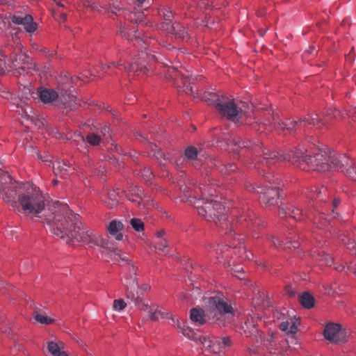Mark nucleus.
I'll return each mask as SVG.
<instances>
[{
	"instance_id": "39",
	"label": "nucleus",
	"mask_w": 356,
	"mask_h": 356,
	"mask_svg": "<svg viewBox=\"0 0 356 356\" xmlns=\"http://www.w3.org/2000/svg\"><path fill=\"white\" fill-rule=\"evenodd\" d=\"M34 318L38 322L42 324H50L53 322V319L47 316H43L42 314H38L37 312L34 313Z\"/></svg>"
},
{
	"instance_id": "21",
	"label": "nucleus",
	"mask_w": 356,
	"mask_h": 356,
	"mask_svg": "<svg viewBox=\"0 0 356 356\" xmlns=\"http://www.w3.org/2000/svg\"><path fill=\"white\" fill-rule=\"evenodd\" d=\"M38 97L44 104L52 103L58 98V93L53 89L40 88L38 90Z\"/></svg>"
},
{
	"instance_id": "32",
	"label": "nucleus",
	"mask_w": 356,
	"mask_h": 356,
	"mask_svg": "<svg viewBox=\"0 0 356 356\" xmlns=\"http://www.w3.org/2000/svg\"><path fill=\"white\" fill-rule=\"evenodd\" d=\"M214 165L218 168L220 172L222 175H227L229 174L231 172L235 171L236 169V166L234 163H229L227 165H225V164L217 165L215 163Z\"/></svg>"
},
{
	"instance_id": "40",
	"label": "nucleus",
	"mask_w": 356,
	"mask_h": 356,
	"mask_svg": "<svg viewBox=\"0 0 356 356\" xmlns=\"http://www.w3.org/2000/svg\"><path fill=\"white\" fill-rule=\"evenodd\" d=\"M138 175L143 177L146 181H150L152 177V172L147 167H145Z\"/></svg>"
},
{
	"instance_id": "61",
	"label": "nucleus",
	"mask_w": 356,
	"mask_h": 356,
	"mask_svg": "<svg viewBox=\"0 0 356 356\" xmlns=\"http://www.w3.org/2000/svg\"><path fill=\"white\" fill-rule=\"evenodd\" d=\"M149 289V286L147 285H143L141 287H140V290L143 291H147V289Z\"/></svg>"
},
{
	"instance_id": "54",
	"label": "nucleus",
	"mask_w": 356,
	"mask_h": 356,
	"mask_svg": "<svg viewBox=\"0 0 356 356\" xmlns=\"http://www.w3.org/2000/svg\"><path fill=\"white\" fill-rule=\"evenodd\" d=\"M109 131H110V129H109V127H104L102 129V130H101V133H102V134L104 136H106L107 134H109Z\"/></svg>"
},
{
	"instance_id": "11",
	"label": "nucleus",
	"mask_w": 356,
	"mask_h": 356,
	"mask_svg": "<svg viewBox=\"0 0 356 356\" xmlns=\"http://www.w3.org/2000/svg\"><path fill=\"white\" fill-rule=\"evenodd\" d=\"M325 339L332 343H339L346 341V332L339 323H327L323 331Z\"/></svg>"
},
{
	"instance_id": "58",
	"label": "nucleus",
	"mask_w": 356,
	"mask_h": 356,
	"mask_svg": "<svg viewBox=\"0 0 356 356\" xmlns=\"http://www.w3.org/2000/svg\"><path fill=\"white\" fill-rule=\"evenodd\" d=\"M343 265H338V266H334V268L337 271H342L344 269Z\"/></svg>"
},
{
	"instance_id": "64",
	"label": "nucleus",
	"mask_w": 356,
	"mask_h": 356,
	"mask_svg": "<svg viewBox=\"0 0 356 356\" xmlns=\"http://www.w3.org/2000/svg\"><path fill=\"white\" fill-rule=\"evenodd\" d=\"M216 339H217L216 338L214 339L213 343L212 344V346H214V348H217Z\"/></svg>"
},
{
	"instance_id": "56",
	"label": "nucleus",
	"mask_w": 356,
	"mask_h": 356,
	"mask_svg": "<svg viewBox=\"0 0 356 356\" xmlns=\"http://www.w3.org/2000/svg\"><path fill=\"white\" fill-rule=\"evenodd\" d=\"M340 203V200L338 199H334L332 202V211H334V209L337 207Z\"/></svg>"
},
{
	"instance_id": "7",
	"label": "nucleus",
	"mask_w": 356,
	"mask_h": 356,
	"mask_svg": "<svg viewBox=\"0 0 356 356\" xmlns=\"http://www.w3.org/2000/svg\"><path fill=\"white\" fill-rule=\"evenodd\" d=\"M208 303L209 306L213 308L218 313L214 315L213 318L216 321H220L224 316H234V311L230 302L224 296H215L209 298Z\"/></svg>"
},
{
	"instance_id": "24",
	"label": "nucleus",
	"mask_w": 356,
	"mask_h": 356,
	"mask_svg": "<svg viewBox=\"0 0 356 356\" xmlns=\"http://www.w3.org/2000/svg\"><path fill=\"white\" fill-rule=\"evenodd\" d=\"M123 225L120 221L112 220L108 226V232L113 236L117 241L122 240L123 236L122 234L118 233L119 231L122 229Z\"/></svg>"
},
{
	"instance_id": "47",
	"label": "nucleus",
	"mask_w": 356,
	"mask_h": 356,
	"mask_svg": "<svg viewBox=\"0 0 356 356\" xmlns=\"http://www.w3.org/2000/svg\"><path fill=\"white\" fill-rule=\"evenodd\" d=\"M69 98V102L66 103L67 105V106L70 107V109L76 108L75 104H79L78 102L79 100L75 96L71 95L68 96Z\"/></svg>"
},
{
	"instance_id": "51",
	"label": "nucleus",
	"mask_w": 356,
	"mask_h": 356,
	"mask_svg": "<svg viewBox=\"0 0 356 356\" xmlns=\"http://www.w3.org/2000/svg\"><path fill=\"white\" fill-rule=\"evenodd\" d=\"M6 70V62L3 60H0V74H5Z\"/></svg>"
},
{
	"instance_id": "15",
	"label": "nucleus",
	"mask_w": 356,
	"mask_h": 356,
	"mask_svg": "<svg viewBox=\"0 0 356 356\" xmlns=\"http://www.w3.org/2000/svg\"><path fill=\"white\" fill-rule=\"evenodd\" d=\"M296 235L297 234L295 231L289 232L286 235V241L285 243L274 236H272L269 240L271 241L272 245L274 247L277 248L278 246H284V248L291 249L293 248V249H296L300 246V243L298 240L296 239ZM298 238H299V236H298Z\"/></svg>"
},
{
	"instance_id": "44",
	"label": "nucleus",
	"mask_w": 356,
	"mask_h": 356,
	"mask_svg": "<svg viewBox=\"0 0 356 356\" xmlns=\"http://www.w3.org/2000/svg\"><path fill=\"white\" fill-rule=\"evenodd\" d=\"M167 247L168 241L166 238L159 239L158 241L156 242L155 248L159 250L164 251Z\"/></svg>"
},
{
	"instance_id": "33",
	"label": "nucleus",
	"mask_w": 356,
	"mask_h": 356,
	"mask_svg": "<svg viewBox=\"0 0 356 356\" xmlns=\"http://www.w3.org/2000/svg\"><path fill=\"white\" fill-rule=\"evenodd\" d=\"M172 35H174L175 38L184 40L187 36V32L184 26H181L179 23L175 22V31L172 32Z\"/></svg>"
},
{
	"instance_id": "31",
	"label": "nucleus",
	"mask_w": 356,
	"mask_h": 356,
	"mask_svg": "<svg viewBox=\"0 0 356 356\" xmlns=\"http://www.w3.org/2000/svg\"><path fill=\"white\" fill-rule=\"evenodd\" d=\"M177 327L180 330V332L184 335L185 337H188L190 339L192 340H197V337L196 336V334L195 333L194 330L186 325L181 326L179 322H177Z\"/></svg>"
},
{
	"instance_id": "27",
	"label": "nucleus",
	"mask_w": 356,
	"mask_h": 356,
	"mask_svg": "<svg viewBox=\"0 0 356 356\" xmlns=\"http://www.w3.org/2000/svg\"><path fill=\"white\" fill-rule=\"evenodd\" d=\"M223 96L220 97L214 92H204L202 99L207 102L209 105L214 106L217 108V104L221 101Z\"/></svg>"
},
{
	"instance_id": "4",
	"label": "nucleus",
	"mask_w": 356,
	"mask_h": 356,
	"mask_svg": "<svg viewBox=\"0 0 356 356\" xmlns=\"http://www.w3.org/2000/svg\"><path fill=\"white\" fill-rule=\"evenodd\" d=\"M199 190L202 193V197L196 199L195 197H190V202L193 204L196 208L198 214L204 218L208 221H212L216 225H219L222 229L229 230L230 233L241 228L248 227L254 229L259 226H264V222L259 219L255 213L249 209H243L237 218L234 225H230L227 222L226 214L224 213L225 207L218 201L214 200H208L207 196L214 195L216 190L204 184H201Z\"/></svg>"
},
{
	"instance_id": "45",
	"label": "nucleus",
	"mask_w": 356,
	"mask_h": 356,
	"mask_svg": "<svg viewBox=\"0 0 356 356\" xmlns=\"http://www.w3.org/2000/svg\"><path fill=\"white\" fill-rule=\"evenodd\" d=\"M163 12V17L164 21H171L172 19L174 17V14L170 8H165L163 10H162Z\"/></svg>"
},
{
	"instance_id": "20",
	"label": "nucleus",
	"mask_w": 356,
	"mask_h": 356,
	"mask_svg": "<svg viewBox=\"0 0 356 356\" xmlns=\"http://www.w3.org/2000/svg\"><path fill=\"white\" fill-rule=\"evenodd\" d=\"M52 169L55 175L65 178L73 168L65 161L56 160L52 162Z\"/></svg>"
},
{
	"instance_id": "12",
	"label": "nucleus",
	"mask_w": 356,
	"mask_h": 356,
	"mask_svg": "<svg viewBox=\"0 0 356 356\" xmlns=\"http://www.w3.org/2000/svg\"><path fill=\"white\" fill-rule=\"evenodd\" d=\"M259 195L260 202L267 206H273L277 203L279 199V188L277 186H258L254 188Z\"/></svg>"
},
{
	"instance_id": "6",
	"label": "nucleus",
	"mask_w": 356,
	"mask_h": 356,
	"mask_svg": "<svg viewBox=\"0 0 356 356\" xmlns=\"http://www.w3.org/2000/svg\"><path fill=\"white\" fill-rule=\"evenodd\" d=\"M143 17V13L129 14L128 17L129 22L124 24L120 23L118 26V29L122 37L127 38L128 40H135L138 44L137 47L142 48L144 44L145 45L144 48L147 49L152 44L151 40H149L147 36L141 38L139 33L137 34V30L136 29V24H138L140 26L145 25L142 20Z\"/></svg>"
},
{
	"instance_id": "5",
	"label": "nucleus",
	"mask_w": 356,
	"mask_h": 356,
	"mask_svg": "<svg viewBox=\"0 0 356 356\" xmlns=\"http://www.w3.org/2000/svg\"><path fill=\"white\" fill-rule=\"evenodd\" d=\"M264 127H270L275 129L280 134L286 135L291 133L297 127L300 129L307 125H312L318 129L323 127L325 123L318 118V114L314 113L307 117L300 119L298 121L293 120L287 123L280 121L277 114L268 111L264 113V119L262 122Z\"/></svg>"
},
{
	"instance_id": "23",
	"label": "nucleus",
	"mask_w": 356,
	"mask_h": 356,
	"mask_svg": "<svg viewBox=\"0 0 356 356\" xmlns=\"http://www.w3.org/2000/svg\"><path fill=\"white\" fill-rule=\"evenodd\" d=\"M190 318L193 322L198 325H203L206 323V315L204 311L200 307L191 309Z\"/></svg>"
},
{
	"instance_id": "38",
	"label": "nucleus",
	"mask_w": 356,
	"mask_h": 356,
	"mask_svg": "<svg viewBox=\"0 0 356 356\" xmlns=\"http://www.w3.org/2000/svg\"><path fill=\"white\" fill-rule=\"evenodd\" d=\"M130 224L132 228L137 232H141L144 229V224L143 221L138 218H132L130 220Z\"/></svg>"
},
{
	"instance_id": "17",
	"label": "nucleus",
	"mask_w": 356,
	"mask_h": 356,
	"mask_svg": "<svg viewBox=\"0 0 356 356\" xmlns=\"http://www.w3.org/2000/svg\"><path fill=\"white\" fill-rule=\"evenodd\" d=\"M307 197L314 202V207L318 209V204L321 202L325 203L329 200L327 189L325 187L321 188L318 190L316 188L314 191L312 190L307 195Z\"/></svg>"
},
{
	"instance_id": "2",
	"label": "nucleus",
	"mask_w": 356,
	"mask_h": 356,
	"mask_svg": "<svg viewBox=\"0 0 356 356\" xmlns=\"http://www.w3.org/2000/svg\"><path fill=\"white\" fill-rule=\"evenodd\" d=\"M232 146L234 154L238 157L258 156L261 155L262 160L259 162L263 165L271 166L280 161H287L297 168L303 170H312L325 172L331 170L343 172L353 180H356V170L354 161L344 154L332 155L326 149L317 148L308 152L303 146H298L289 153L280 154L263 147L261 143H252L250 140L236 138L228 143Z\"/></svg>"
},
{
	"instance_id": "19",
	"label": "nucleus",
	"mask_w": 356,
	"mask_h": 356,
	"mask_svg": "<svg viewBox=\"0 0 356 356\" xmlns=\"http://www.w3.org/2000/svg\"><path fill=\"white\" fill-rule=\"evenodd\" d=\"M103 202L110 208H114L118 206L120 201V194L115 190H106L102 194Z\"/></svg>"
},
{
	"instance_id": "28",
	"label": "nucleus",
	"mask_w": 356,
	"mask_h": 356,
	"mask_svg": "<svg viewBox=\"0 0 356 356\" xmlns=\"http://www.w3.org/2000/svg\"><path fill=\"white\" fill-rule=\"evenodd\" d=\"M299 301L302 306L306 309H311L315 304L314 297L308 292H304L299 295Z\"/></svg>"
},
{
	"instance_id": "62",
	"label": "nucleus",
	"mask_w": 356,
	"mask_h": 356,
	"mask_svg": "<svg viewBox=\"0 0 356 356\" xmlns=\"http://www.w3.org/2000/svg\"><path fill=\"white\" fill-rule=\"evenodd\" d=\"M313 51H314V48L310 47L309 49L307 51V52H308L309 54H312Z\"/></svg>"
},
{
	"instance_id": "63",
	"label": "nucleus",
	"mask_w": 356,
	"mask_h": 356,
	"mask_svg": "<svg viewBox=\"0 0 356 356\" xmlns=\"http://www.w3.org/2000/svg\"><path fill=\"white\" fill-rule=\"evenodd\" d=\"M60 17L61 19L64 21L66 19L67 17H66V15L65 14H61L60 15Z\"/></svg>"
},
{
	"instance_id": "22",
	"label": "nucleus",
	"mask_w": 356,
	"mask_h": 356,
	"mask_svg": "<svg viewBox=\"0 0 356 356\" xmlns=\"http://www.w3.org/2000/svg\"><path fill=\"white\" fill-rule=\"evenodd\" d=\"M312 257L321 266H331L334 264L333 258L328 254H325L323 252H316L314 251L312 254Z\"/></svg>"
},
{
	"instance_id": "26",
	"label": "nucleus",
	"mask_w": 356,
	"mask_h": 356,
	"mask_svg": "<svg viewBox=\"0 0 356 356\" xmlns=\"http://www.w3.org/2000/svg\"><path fill=\"white\" fill-rule=\"evenodd\" d=\"M63 343L62 342L55 343L51 341L48 343L47 348L49 352L54 356H68L63 349Z\"/></svg>"
},
{
	"instance_id": "49",
	"label": "nucleus",
	"mask_w": 356,
	"mask_h": 356,
	"mask_svg": "<svg viewBox=\"0 0 356 356\" xmlns=\"http://www.w3.org/2000/svg\"><path fill=\"white\" fill-rule=\"evenodd\" d=\"M124 65V63L122 61V60L120 59V60L118 63L111 62L108 65H104L102 66V69L106 71V69L111 68L112 67H115V66L120 67V66H122Z\"/></svg>"
},
{
	"instance_id": "57",
	"label": "nucleus",
	"mask_w": 356,
	"mask_h": 356,
	"mask_svg": "<svg viewBox=\"0 0 356 356\" xmlns=\"http://www.w3.org/2000/svg\"><path fill=\"white\" fill-rule=\"evenodd\" d=\"M114 150L116 152H118L119 154H123L124 152L122 151V149L120 146L118 145H115L114 146Z\"/></svg>"
},
{
	"instance_id": "10",
	"label": "nucleus",
	"mask_w": 356,
	"mask_h": 356,
	"mask_svg": "<svg viewBox=\"0 0 356 356\" xmlns=\"http://www.w3.org/2000/svg\"><path fill=\"white\" fill-rule=\"evenodd\" d=\"M138 56V58H134V62L128 66L124 65V70L129 73L139 72L145 74L147 71V63L157 60L155 55L149 54L147 52L141 51Z\"/></svg>"
},
{
	"instance_id": "18",
	"label": "nucleus",
	"mask_w": 356,
	"mask_h": 356,
	"mask_svg": "<svg viewBox=\"0 0 356 356\" xmlns=\"http://www.w3.org/2000/svg\"><path fill=\"white\" fill-rule=\"evenodd\" d=\"M173 71H175V74L173 75L175 79L181 78L182 83H183V88L184 91L186 94H191L193 95L195 93L193 90V87L192 86V84H193V81L197 79L196 76H184L181 72H179L177 71V67H172Z\"/></svg>"
},
{
	"instance_id": "52",
	"label": "nucleus",
	"mask_w": 356,
	"mask_h": 356,
	"mask_svg": "<svg viewBox=\"0 0 356 356\" xmlns=\"http://www.w3.org/2000/svg\"><path fill=\"white\" fill-rule=\"evenodd\" d=\"M286 293L291 297L294 296L296 293L293 290L292 287L291 286H287L285 288Z\"/></svg>"
},
{
	"instance_id": "59",
	"label": "nucleus",
	"mask_w": 356,
	"mask_h": 356,
	"mask_svg": "<svg viewBox=\"0 0 356 356\" xmlns=\"http://www.w3.org/2000/svg\"><path fill=\"white\" fill-rule=\"evenodd\" d=\"M53 1L55 2V3H56V5H58V6H60V7H64V6H65L64 3H62V1H63V0H53Z\"/></svg>"
},
{
	"instance_id": "1",
	"label": "nucleus",
	"mask_w": 356,
	"mask_h": 356,
	"mask_svg": "<svg viewBox=\"0 0 356 356\" xmlns=\"http://www.w3.org/2000/svg\"><path fill=\"white\" fill-rule=\"evenodd\" d=\"M50 213L44 215V220L54 235L64 240L68 245L84 243L99 246L102 254L110 257L120 265L127 264L129 274L124 276L122 283L124 287L126 297L136 307L146 309L147 304L138 294V284L136 275V268L126 254L107 239L102 238L92 229L83 225L79 214L74 213L65 204L55 202L48 207Z\"/></svg>"
},
{
	"instance_id": "3",
	"label": "nucleus",
	"mask_w": 356,
	"mask_h": 356,
	"mask_svg": "<svg viewBox=\"0 0 356 356\" xmlns=\"http://www.w3.org/2000/svg\"><path fill=\"white\" fill-rule=\"evenodd\" d=\"M0 197L19 212L31 216H38L47 206L39 188L29 183H19L1 169Z\"/></svg>"
},
{
	"instance_id": "46",
	"label": "nucleus",
	"mask_w": 356,
	"mask_h": 356,
	"mask_svg": "<svg viewBox=\"0 0 356 356\" xmlns=\"http://www.w3.org/2000/svg\"><path fill=\"white\" fill-rule=\"evenodd\" d=\"M324 213H322L321 214H318V216L314 217V224H318L320 222L322 225V227L325 226V223L327 222V219L324 218Z\"/></svg>"
},
{
	"instance_id": "25",
	"label": "nucleus",
	"mask_w": 356,
	"mask_h": 356,
	"mask_svg": "<svg viewBox=\"0 0 356 356\" xmlns=\"http://www.w3.org/2000/svg\"><path fill=\"white\" fill-rule=\"evenodd\" d=\"M83 4L84 7H86V8H91L92 10H96L99 13H102L103 12V10H104V11H105V13L106 12H108V13L111 12V13H112L113 14L117 15V12L120 10V8H119L118 6H110L109 8H104V7L98 8L93 3H91L88 0H84L83 1Z\"/></svg>"
},
{
	"instance_id": "41",
	"label": "nucleus",
	"mask_w": 356,
	"mask_h": 356,
	"mask_svg": "<svg viewBox=\"0 0 356 356\" xmlns=\"http://www.w3.org/2000/svg\"><path fill=\"white\" fill-rule=\"evenodd\" d=\"M126 306L127 304L123 299L115 300L113 301V309L116 311H122Z\"/></svg>"
},
{
	"instance_id": "48",
	"label": "nucleus",
	"mask_w": 356,
	"mask_h": 356,
	"mask_svg": "<svg viewBox=\"0 0 356 356\" xmlns=\"http://www.w3.org/2000/svg\"><path fill=\"white\" fill-rule=\"evenodd\" d=\"M163 313L160 311L149 312V318L152 321H156L159 317H163Z\"/></svg>"
},
{
	"instance_id": "30",
	"label": "nucleus",
	"mask_w": 356,
	"mask_h": 356,
	"mask_svg": "<svg viewBox=\"0 0 356 356\" xmlns=\"http://www.w3.org/2000/svg\"><path fill=\"white\" fill-rule=\"evenodd\" d=\"M217 348L212 350V353H218L229 347L232 345V340L229 337H223L221 339H216Z\"/></svg>"
},
{
	"instance_id": "14",
	"label": "nucleus",
	"mask_w": 356,
	"mask_h": 356,
	"mask_svg": "<svg viewBox=\"0 0 356 356\" xmlns=\"http://www.w3.org/2000/svg\"><path fill=\"white\" fill-rule=\"evenodd\" d=\"M295 220H302L307 216V218H311L309 213H304L302 210L298 208H293L292 206L289 207L284 204L279 207V216L280 218H286L287 216Z\"/></svg>"
},
{
	"instance_id": "16",
	"label": "nucleus",
	"mask_w": 356,
	"mask_h": 356,
	"mask_svg": "<svg viewBox=\"0 0 356 356\" xmlns=\"http://www.w3.org/2000/svg\"><path fill=\"white\" fill-rule=\"evenodd\" d=\"M11 21L15 24L23 25L26 32L29 33H34L38 27V24L33 22L31 15H26L24 17L13 15Z\"/></svg>"
},
{
	"instance_id": "53",
	"label": "nucleus",
	"mask_w": 356,
	"mask_h": 356,
	"mask_svg": "<svg viewBox=\"0 0 356 356\" xmlns=\"http://www.w3.org/2000/svg\"><path fill=\"white\" fill-rule=\"evenodd\" d=\"M198 6L200 8H202L203 7L205 8V9H207V8L210 7V4L209 3V2H205L204 1H201L199 4H198Z\"/></svg>"
},
{
	"instance_id": "9",
	"label": "nucleus",
	"mask_w": 356,
	"mask_h": 356,
	"mask_svg": "<svg viewBox=\"0 0 356 356\" xmlns=\"http://www.w3.org/2000/svg\"><path fill=\"white\" fill-rule=\"evenodd\" d=\"M243 242V238H234L232 241L229 242V245H225L224 248L218 245L216 249L217 254L224 253L227 251L232 252L234 254L238 255L243 259L250 260L252 257L251 252H248L244 246H242Z\"/></svg>"
},
{
	"instance_id": "8",
	"label": "nucleus",
	"mask_w": 356,
	"mask_h": 356,
	"mask_svg": "<svg viewBox=\"0 0 356 356\" xmlns=\"http://www.w3.org/2000/svg\"><path fill=\"white\" fill-rule=\"evenodd\" d=\"M216 110L222 116L229 120H234L242 113V108L237 106L234 99L225 96L218 103Z\"/></svg>"
},
{
	"instance_id": "37",
	"label": "nucleus",
	"mask_w": 356,
	"mask_h": 356,
	"mask_svg": "<svg viewBox=\"0 0 356 356\" xmlns=\"http://www.w3.org/2000/svg\"><path fill=\"white\" fill-rule=\"evenodd\" d=\"M198 154V151L194 146H189L185 149L184 155L185 157L189 160H193L196 159Z\"/></svg>"
},
{
	"instance_id": "35",
	"label": "nucleus",
	"mask_w": 356,
	"mask_h": 356,
	"mask_svg": "<svg viewBox=\"0 0 356 356\" xmlns=\"http://www.w3.org/2000/svg\"><path fill=\"white\" fill-rule=\"evenodd\" d=\"M175 23H172L171 21H163L161 23V29L168 34H172L175 31Z\"/></svg>"
},
{
	"instance_id": "42",
	"label": "nucleus",
	"mask_w": 356,
	"mask_h": 356,
	"mask_svg": "<svg viewBox=\"0 0 356 356\" xmlns=\"http://www.w3.org/2000/svg\"><path fill=\"white\" fill-rule=\"evenodd\" d=\"M73 145H76L79 150H81L82 148H86V140L85 138L80 136L77 140H74L72 141Z\"/></svg>"
},
{
	"instance_id": "50",
	"label": "nucleus",
	"mask_w": 356,
	"mask_h": 356,
	"mask_svg": "<svg viewBox=\"0 0 356 356\" xmlns=\"http://www.w3.org/2000/svg\"><path fill=\"white\" fill-rule=\"evenodd\" d=\"M155 147V149L152 150L154 151V156L157 159H159L160 158L163 157L164 161L170 160L168 157H166L165 154H163L162 152H161L159 149H157V147L156 145L154 146Z\"/></svg>"
},
{
	"instance_id": "43",
	"label": "nucleus",
	"mask_w": 356,
	"mask_h": 356,
	"mask_svg": "<svg viewBox=\"0 0 356 356\" xmlns=\"http://www.w3.org/2000/svg\"><path fill=\"white\" fill-rule=\"evenodd\" d=\"M325 115L330 118H337L341 115V111L335 108H330L325 111Z\"/></svg>"
},
{
	"instance_id": "36",
	"label": "nucleus",
	"mask_w": 356,
	"mask_h": 356,
	"mask_svg": "<svg viewBox=\"0 0 356 356\" xmlns=\"http://www.w3.org/2000/svg\"><path fill=\"white\" fill-rule=\"evenodd\" d=\"M101 140H102V138H101L100 136H99L98 134H94V133L89 134L86 136V141L90 145H92V146H96V145H99Z\"/></svg>"
},
{
	"instance_id": "60",
	"label": "nucleus",
	"mask_w": 356,
	"mask_h": 356,
	"mask_svg": "<svg viewBox=\"0 0 356 356\" xmlns=\"http://www.w3.org/2000/svg\"><path fill=\"white\" fill-rule=\"evenodd\" d=\"M136 138H141V139H145L146 138L145 136L143 134H141V133L137 134Z\"/></svg>"
},
{
	"instance_id": "29",
	"label": "nucleus",
	"mask_w": 356,
	"mask_h": 356,
	"mask_svg": "<svg viewBox=\"0 0 356 356\" xmlns=\"http://www.w3.org/2000/svg\"><path fill=\"white\" fill-rule=\"evenodd\" d=\"M280 328L281 330L289 334H295L298 330L296 321L293 319L282 322L280 325Z\"/></svg>"
},
{
	"instance_id": "13",
	"label": "nucleus",
	"mask_w": 356,
	"mask_h": 356,
	"mask_svg": "<svg viewBox=\"0 0 356 356\" xmlns=\"http://www.w3.org/2000/svg\"><path fill=\"white\" fill-rule=\"evenodd\" d=\"M143 191L140 187H135L131 189V193L126 195V197L129 201L136 203L140 209H149L153 206L152 201L146 197L143 198Z\"/></svg>"
},
{
	"instance_id": "55",
	"label": "nucleus",
	"mask_w": 356,
	"mask_h": 356,
	"mask_svg": "<svg viewBox=\"0 0 356 356\" xmlns=\"http://www.w3.org/2000/svg\"><path fill=\"white\" fill-rule=\"evenodd\" d=\"M165 234V232L163 230H161L156 233V237L159 240L165 238H164Z\"/></svg>"
},
{
	"instance_id": "34",
	"label": "nucleus",
	"mask_w": 356,
	"mask_h": 356,
	"mask_svg": "<svg viewBox=\"0 0 356 356\" xmlns=\"http://www.w3.org/2000/svg\"><path fill=\"white\" fill-rule=\"evenodd\" d=\"M197 340L204 346V347L209 351L212 353V350L214 348V346H212L213 343V340L210 338L206 337H197Z\"/></svg>"
}]
</instances>
